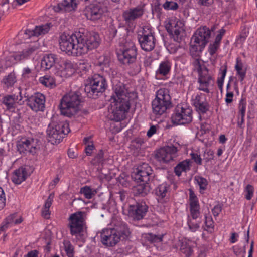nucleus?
Wrapping results in <instances>:
<instances>
[{"instance_id":"f257e3e1","label":"nucleus","mask_w":257,"mask_h":257,"mask_svg":"<svg viewBox=\"0 0 257 257\" xmlns=\"http://www.w3.org/2000/svg\"><path fill=\"white\" fill-rule=\"evenodd\" d=\"M131 235V231L127 224L119 222L112 228L104 229L101 233L102 243L107 247H113L120 240L127 239Z\"/></svg>"},{"instance_id":"f03ea898","label":"nucleus","mask_w":257,"mask_h":257,"mask_svg":"<svg viewBox=\"0 0 257 257\" xmlns=\"http://www.w3.org/2000/svg\"><path fill=\"white\" fill-rule=\"evenodd\" d=\"M70 130L68 123L60 121L58 116H53L47 129V139L52 144L60 143Z\"/></svg>"},{"instance_id":"7ed1b4c3","label":"nucleus","mask_w":257,"mask_h":257,"mask_svg":"<svg viewBox=\"0 0 257 257\" xmlns=\"http://www.w3.org/2000/svg\"><path fill=\"white\" fill-rule=\"evenodd\" d=\"M86 219V214L82 211L71 214L68 219L70 234L82 242H85L87 237Z\"/></svg>"},{"instance_id":"20e7f679","label":"nucleus","mask_w":257,"mask_h":257,"mask_svg":"<svg viewBox=\"0 0 257 257\" xmlns=\"http://www.w3.org/2000/svg\"><path fill=\"white\" fill-rule=\"evenodd\" d=\"M79 35V32L72 35L63 34L61 36L59 42L60 49L68 55L76 56L82 55V50H84V49L83 47H81Z\"/></svg>"},{"instance_id":"39448f33","label":"nucleus","mask_w":257,"mask_h":257,"mask_svg":"<svg viewBox=\"0 0 257 257\" xmlns=\"http://www.w3.org/2000/svg\"><path fill=\"white\" fill-rule=\"evenodd\" d=\"M192 64L198 73V82L199 83L198 89L209 93V87L214 84V80L212 73L205 65L201 64L199 58L194 59Z\"/></svg>"},{"instance_id":"423d86ee","label":"nucleus","mask_w":257,"mask_h":257,"mask_svg":"<svg viewBox=\"0 0 257 257\" xmlns=\"http://www.w3.org/2000/svg\"><path fill=\"white\" fill-rule=\"evenodd\" d=\"M172 107L168 89L161 88L158 90L156 92V98L152 102L153 113L156 115L160 116Z\"/></svg>"},{"instance_id":"0eeeda50","label":"nucleus","mask_w":257,"mask_h":257,"mask_svg":"<svg viewBox=\"0 0 257 257\" xmlns=\"http://www.w3.org/2000/svg\"><path fill=\"white\" fill-rule=\"evenodd\" d=\"M118 60L124 65H131L135 73L140 71L139 65L135 63L137 56V49L134 43L129 40L124 44L123 49L117 54Z\"/></svg>"},{"instance_id":"6e6552de","label":"nucleus","mask_w":257,"mask_h":257,"mask_svg":"<svg viewBox=\"0 0 257 257\" xmlns=\"http://www.w3.org/2000/svg\"><path fill=\"white\" fill-rule=\"evenodd\" d=\"M107 87L105 78L99 74H95L87 80L84 91L88 97L95 99L99 93L104 92Z\"/></svg>"},{"instance_id":"1a4fd4ad","label":"nucleus","mask_w":257,"mask_h":257,"mask_svg":"<svg viewBox=\"0 0 257 257\" xmlns=\"http://www.w3.org/2000/svg\"><path fill=\"white\" fill-rule=\"evenodd\" d=\"M80 98L77 93L71 92L64 95L61 100L59 108L63 115L71 117L78 112Z\"/></svg>"},{"instance_id":"9d476101","label":"nucleus","mask_w":257,"mask_h":257,"mask_svg":"<svg viewBox=\"0 0 257 257\" xmlns=\"http://www.w3.org/2000/svg\"><path fill=\"white\" fill-rule=\"evenodd\" d=\"M108 0H95L86 7L84 15L88 20H99L108 12Z\"/></svg>"},{"instance_id":"9b49d317","label":"nucleus","mask_w":257,"mask_h":257,"mask_svg":"<svg viewBox=\"0 0 257 257\" xmlns=\"http://www.w3.org/2000/svg\"><path fill=\"white\" fill-rule=\"evenodd\" d=\"M130 102L113 101L108 110V117L111 120L120 121L125 118L130 108Z\"/></svg>"},{"instance_id":"f8f14e48","label":"nucleus","mask_w":257,"mask_h":257,"mask_svg":"<svg viewBox=\"0 0 257 257\" xmlns=\"http://www.w3.org/2000/svg\"><path fill=\"white\" fill-rule=\"evenodd\" d=\"M138 39L141 48L149 52L154 49L156 44L154 32L148 26L143 27L141 34L138 35Z\"/></svg>"},{"instance_id":"ddd939ff","label":"nucleus","mask_w":257,"mask_h":257,"mask_svg":"<svg viewBox=\"0 0 257 257\" xmlns=\"http://www.w3.org/2000/svg\"><path fill=\"white\" fill-rule=\"evenodd\" d=\"M171 118L174 124H189L192 121V110L188 107L184 108L178 105L175 109Z\"/></svg>"},{"instance_id":"4468645a","label":"nucleus","mask_w":257,"mask_h":257,"mask_svg":"<svg viewBox=\"0 0 257 257\" xmlns=\"http://www.w3.org/2000/svg\"><path fill=\"white\" fill-rule=\"evenodd\" d=\"M112 90L113 94L111 97V100L113 101L130 102V95L133 93H129L125 85L120 81L114 79L112 80Z\"/></svg>"},{"instance_id":"2eb2a0df","label":"nucleus","mask_w":257,"mask_h":257,"mask_svg":"<svg viewBox=\"0 0 257 257\" xmlns=\"http://www.w3.org/2000/svg\"><path fill=\"white\" fill-rule=\"evenodd\" d=\"M81 47L84 48V50H82V55L87 53L90 50L96 48L100 44V39L99 35L95 32H91L87 35L86 38L84 35H81V32L79 31ZM83 33V32H82Z\"/></svg>"},{"instance_id":"dca6fc26","label":"nucleus","mask_w":257,"mask_h":257,"mask_svg":"<svg viewBox=\"0 0 257 257\" xmlns=\"http://www.w3.org/2000/svg\"><path fill=\"white\" fill-rule=\"evenodd\" d=\"M177 151V148L173 145L166 146L156 152L155 159L160 164L167 163L173 159Z\"/></svg>"},{"instance_id":"f3484780","label":"nucleus","mask_w":257,"mask_h":257,"mask_svg":"<svg viewBox=\"0 0 257 257\" xmlns=\"http://www.w3.org/2000/svg\"><path fill=\"white\" fill-rule=\"evenodd\" d=\"M211 36V30L206 26L198 28L191 38V42L201 46V49H204L209 41Z\"/></svg>"},{"instance_id":"a211bd4d","label":"nucleus","mask_w":257,"mask_h":257,"mask_svg":"<svg viewBox=\"0 0 257 257\" xmlns=\"http://www.w3.org/2000/svg\"><path fill=\"white\" fill-rule=\"evenodd\" d=\"M26 98L27 104L30 108L36 112L43 111L45 108V97L40 93H37L31 96H25Z\"/></svg>"},{"instance_id":"6ab92c4d","label":"nucleus","mask_w":257,"mask_h":257,"mask_svg":"<svg viewBox=\"0 0 257 257\" xmlns=\"http://www.w3.org/2000/svg\"><path fill=\"white\" fill-rule=\"evenodd\" d=\"M153 177V170L147 163H143L137 168V172L135 175V179L137 181L149 183Z\"/></svg>"},{"instance_id":"aec40b11","label":"nucleus","mask_w":257,"mask_h":257,"mask_svg":"<svg viewBox=\"0 0 257 257\" xmlns=\"http://www.w3.org/2000/svg\"><path fill=\"white\" fill-rule=\"evenodd\" d=\"M144 12L143 7L138 6L136 7L128 9L123 12L122 18L128 25L133 24L137 19L141 18Z\"/></svg>"},{"instance_id":"412c9836","label":"nucleus","mask_w":257,"mask_h":257,"mask_svg":"<svg viewBox=\"0 0 257 257\" xmlns=\"http://www.w3.org/2000/svg\"><path fill=\"white\" fill-rule=\"evenodd\" d=\"M41 47V44L38 40L30 45L22 51L15 53L16 61L18 62L29 59L30 56Z\"/></svg>"},{"instance_id":"4be33fe9","label":"nucleus","mask_w":257,"mask_h":257,"mask_svg":"<svg viewBox=\"0 0 257 257\" xmlns=\"http://www.w3.org/2000/svg\"><path fill=\"white\" fill-rule=\"evenodd\" d=\"M167 31L172 35L175 41L180 42L185 36V31L184 24L180 21H178L173 26L172 23L167 27Z\"/></svg>"},{"instance_id":"5701e85b","label":"nucleus","mask_w":257,"mask_h":257,"mask_svg":"<svg viewBox=\"0 0 257 257\" xmlns=\"http://www.w3.org/2000/svg\"><path fill=\"white\" fill-rule=\"evenodd\" d=\"M130 213H132L137 220L142 219L148 211V206L145 202H137L135 205H130L128 208Z\"/></svg>"},{"instance_id":"b1692460","label":"nucleus","mask_w":257,"mask_h":257,"mask_svg":"<svg viewBox=\"0 0 257 257\" xmlns=\"http://www.w3.org/2000/svg\"><path fill=\"white\" fill-rule=\"evenodd\" d=\"M193 105L199 114H204L208 111L209 105L206 101L204 95L197 94L193 99Z\"/></svg>"},{"instance_id":"393cba45","label":"nucleus","mask_w":257,"mask_h":257,"mask_svg":"<svg viewBox=\"0 0 257 257\" xmlns=\"http://www.w3.org/2000/svg\"><path fill=\"white\" fill-rule=\"evenodd\" d=\"M190 211L193 219H197L200 216V206L198 199L191 190L189 191Z\"/></svg>"},{"instance_id":"a878e982","label":"nucleus","mask_w":257,"mask_h":257,"mask_svg":"<svg viewBox=\"0 0 257 257\" xmlns=\"http://www.w3.org/2000/svg\"><path fill=\"white\" fill-rule=\"evenodd\" d=\"M77 0H63L61 3L54 7L56 12L64 11L65 12H71L75 11L77 8Z\"/></svg>"},{"instance_id":"bb28decb","label":"nucleus","mask_w":257,"mask_h":257,"mask_svg":"<svg viewBox=\"0 0 257 257\" xmlns=\"http://www.w3.org/2000/svg\"><path fill=\"white\" fill-rule=\"evenodd\" d=\"M151 190L149 183L142 182L133 187L132 192L135 196L144 197L147 195Z\"/></svg>"},{"instance_id":"cd10ccee","label":"nucleus","mask_w":257,"mask_h":257,"mask_svg":"<svg viewBox=\"0 0 257 257\" xmlns=\"http://www.w3.org/2000/svg\"><path fill=\"white\" fill-rule=\"evenodd\" d=\"M20 98L18 96H16L15 95H8L3 98V103L6 106L7 109L13 111L16 105V102L18 100H21L22 96L21 95V92H19Z\"/></svg>"},{"instance_id":"c85d7f7f","label":"nucleus","mask_w":257,"mask_h":257,"mask_svg":"<svg viewBox=\"0 0 257 257\" xmlns=\"http://www.w3.org/2000/svg\"><path fill=\"white\" fill-rule=\"evenodd\" d=\"M226 31L224 29L222 28L218 31V34L216 36L214 42L210 44L208 47V52L211 56H213L220 46V41L224 35Z\"/></svg>"},{"instance_id":"c756f323","label":"nucleus","mask_w":257,"mask_h":257,"mask_svg":"<svg viewBox=\"0 0 257 257\" xmlns=\"http://www.w3.org/2000/svg\"><path fill=\"white\" fill-rule=\"evenodd\" d=\"M56 59V55L53 54L45 55L41 60V68L44 70L50 69L55 64Z\"/></svg>"},{"instance_id":"7c9ffc66","label":"nucleus","mask_w":257,"mask_h":257,"mask_svg":"<svg viewBox=\"0 0 257 257\" xmlns=\"http://www.w3.org/2000/svg\"><path fill=\"white\" fill-rule=\"evenodd\" d=\"M50 25V23H47L45 25L36 26L35 28L32 31L29 30H26V34L35 36L45 34L49 31Z\"/></svg>"},{"instance_id":"2f4dec72","label":"nucleus","mask_w":257,"mask_h":257,"mask_svg":"<svg viewBox=\"0 0 257 257\" xmlns=\"http://www.w3.org/2000/svg\"><path fill=\"white\" fill-rule=\"evenodd\" d=\"M27 172L25 168H19L13 173L12 180L16 184H20L26 179Z\"/></svg>"},{"instance_id":"473e14b6","label":"nucleus","mask_w":257,"mask_h":257,"mask_svg":"<svg viewBox=\"0 0 257 257\" xmlns=\"http://www.w3.org/2000/svg\"><path fill=\"white\" fill-rule=\"evenodd\" d=\"M32 141L24 139L19 141L17 144L18 151L20 153H25L26 152H31V149L33 148L32 144Z\"/></svg>"},{"instance_id":"72a5a7b5","label":"nucleus","mask_w":257,"mask_h":257,"mask_svg":"<svg viewBox=\"0 0 257 257\" xmlns=\"http://www.w3.org/2000/svg\"><path fill=\"white\" fill-rule=\"evenodd\" d=\"M16 81L17 79L15 73L11 72L8 75L4 77L1 81V84L3 85V88L8 89L12 87Z\"/></svg>"},{"instance_id":"f704fd0d","label":"nucleus","mask_w":257,"mask_h":257,"mask_svg":"<svg viewBox=\"0 0 257 257\" xmlns=\"http://www.w3.org/2000/svg\"><path fill=\"white\" fill-rule=\"evenodd\" d=\"M171 67V63L169 61H164L160 64L159 68L157 70L156 74L165 76L169 73Z\"/></svg>"},{"instance_id":"c9c22d12","label":"nucleus","mask_w":257,"mask_h":257,"mask_svg":"<svg viewBox=\"0 0 257 257\" xmlns=\"http://www.w3.org/2000/svg\"><path fill=\"white\" fill-rule=\"evenodd\" d=\"M169 189L170 185L166 182H164L159 185L156 188L155 190V193L158 196L161 198H163L166 196Z\"/></svg>"},{"instance_id":"e433bc0d","label":"nucleus","mask_w":257,"mask_h":257,"mask_svg":"<svg viewBox=\"0 0 257 257\" xmlns=\"http://www.w3.org/2000/svg\"><path fill=\"white\" fill-rule=\"evenodd\" d=\"M189 169V161L186 160L179 163L174 168V172L176 175L180 176L182 172H185Z\"/></svg>"},{"instance_id":"4c0bfd02","label":"nucleus","mask_w":257,"mask_h":257,"mask_svg":"<svg viewBox=\"0 0 257 257\" xmlns=\"http://www.w3.org/2000/svg\"><path fill=\"white\" fill-rule=\"evenodd\" d=\"M163 235H157L152 233L143 234V239L150 243H156L162 241Z\"/></svg>"},{"instance_id":"58836bf2","label":"nucleus","mask_w":257,"mask_h":257,"mask_svg":"<svg viewBox=\"0 0 257 257\" xmlns=\"http://www.w3.org/2000/svg\"><path fill=\"white\" fill-rule=\"evenodd\" d=\"M74 64L69 60H66L64 63L63 72L67 76H71L75 72Z\"/></svg>"},{"instance_id":"ea45409f","label":"nucleus","mask_w":257,"mask_h":257,"mask_svg":"<svg viewBox=\"0 0 257 257\" xmlns=\"http://www.w3.org/2000/svg\"><path fill=\"white\" fill-rule=\"evenodd\" d=\"M39 81L41 84L47 87L53 88L56 85L53 78L49 75L40 78Z\"/></svg>"},{"instance_id":"a19ab883","label":"nucleus","mask_w":257,"mask_h":257,"mask_svg":"<svg viewBox=\"0 0 257 257\" xmlns=\"http://www.w3.org/2000/svg\"><path fill=\"white\" fill-rule=\"evenodd\" d=\"M16 216V214H14L7 217L4 221L3 224L0 227V231H3L10 226L14 225Z\"/></svg>"},{"instance_id":"79ce46f5","label":"nucleus","mask_w":257,"mask_h":257,"mask_svg":"<svg viewBox=\"0 0 257 257\" xmlns=\"http://www.w3.org/2000/svg\"><path fill=\"white\" fill-rule=\"evenodd\" d=\"M193 41L191 42L190 47V53L191 56L195 57V59L197 58V57L199 56V54L202 52L203 49H201V46H199L198 44L194 43Z\"/></svg>"},{"instance_id":"37998d69","label":"nucleus","mask_w":257,"mask_h":257,"mask_svg":"<svg viewBox=\"0 0 257 257\" xmlns=\"http://www.w3.org/2000/svg\"><path fill=\"white\" fill-rule=\"evenodd\" d=\"M80 193L84 194L86 198L91 199L95 195L96 191L90 187L85 186L80 189Z\"/></svg>"},{"instance_id":"c03bdc74","label":"nucleus","mask_w":257,"mask_h":257,"mask_svg":"<svg viewBox=\"0 0 257 257\" xmlns=\"http://www.w3.org/2000/svg\"><path fill=\"white\" fill-rule=\"evenodd\" d=\"M64 250L68 257L74 256V249L72 244L69 240H64Z\"/></svg>"},{"instance_id":"a18cd8bd","label":"nucleus","mask_w":257,"mask_h":257,"mask_svg":"<svg viewBox=\"0 0 257 257\" xmlns=\"http://www.w3.org/2000/svg\"><path fill=\"white\" fill-rule=\"evenodd\" d=\"M104 153L102 150H100L94 159L91 161V163L94 165H97L100 164H102L104 162L103 159Z\"/></svg>"},{"instance_id":"49530a36","label":"nucleus","mask_w":257,"mask_h":257,"mask_svg":"<svg viewBox=\"0 0 257 257\" xmlns=\"http://www.w3.org/2000/svg\"><path fill=\"white\" fill-rule=\"evenodd\" d=\"M204 230L210 232L213 230L214 222L211 216H205Z\"/></svg>"},{"instance_id":"de8ad7c7","label":"nucleus","mask_w":257,"mask_h":257,"mask_svg":"<svg viewBox=\"0 0 257 257\" xmlns=\"http://www.w3.org/2000/svg\"><path fill=\"white\" fill-rule=\"evenodd\" d=\"M109 59L106 56H101L98 59L97 65L102 67L101 69L104 70V68H107L109 66Z\"/></svg>"},{"instance_id":"09e8293b","label":"nucleus","mask_w":257,"mask_h":257,"mask_svg":"<svg viewBox=\"0 0 257 257\" xmlns=\"http://www.w3.org/2000/svg\"><path fill=\"white\" fill-rule=\"evenodd\" d=\"M164 8L167 10H176L178 8L176 2L167 1L163 5Z\"/></svg>"},{"instance_id":"8fccbe9b","label":"nucleus","mask_w":257,"mask_h":257,"mask_svg":"<svg viewBox=\"0 0 257 257\" xmlns=\"http://www.w3.org/2000/svg\"><path fill=\"white\" fill-rule=\"evenodd\" d=\"M195 180L201 190H204L206 189L207 185V181L206 179L201 177H196Z\"/></svg>"},{"instance_id":"3c124183","label":"nucleus","mask_w":257,"mask_h":257,"mask_svg":"<svg viewBox=\"0 0 257 257\" xmlns=\"http://www.w3.org/2000/svg\"><path fill=\"white\" fill-rule=\"evenodd\" d=\"M9 0L3 1L0 4V15H4L9 10Z\"/></svg>"},{"instance_id":"603ef678","label":"nucleus","mask_w":257,"mask_h":257,"mask_svg":"<svg viewBox=\"0 0 257 257\" xmlns=\"http://www.w3.org/2000/svg\"><path fill=\"white\" fill-rule=\"evenodd\" d=\"M245 191L246 193V194L245 195V198L248 200H250L251 199V198L252 197L253 195V192H254L253 187L250 184L247 185L245 187Z\"/></svg>"},{"instance_id":"864d4df0","label":"nucleus","mask_w":257,"mask_h":257,"mask_svg":"<svg viewBox=\"0 0 257 257\" xmlns=\"http://www.w3.org/2000/svg\"><path fill=\"white\" fill-rule=\"evenodd\" d=\"M16 58L14 53L6 58V67H10L13 65L17 63Z\"/></svg>"},{"instance_id":"5fc2aeb1","label":"nucleus","mask_w":257,"mask_h":257,"mask_svg":"<svg viewBox=\"0 0 257 257\" xmlns=\"http://www.w3.org/2000/svg\"><path fill=\"white\" fill-rule=\"evenodd\" d=\"M203 159L206 162L213 159L214 152L211 150H206L203 155Z\"/></svg>"},{"instance_id":"6e6d98bb","label":"nucleus","mask_w":257,"mask_h":257,"mask_svg":"<svg viewBox=\"0 0 257 257\" xmlns=\"http://www.w3.org/2000/svg\"><path fill=\"white\" fill-rule=\"evenodd\" d=\"M193 242L190 240L186 239H182L180 245V250L182 252L183 250H185L187 247L192 245Z\"/></svg>"},{"instance_id":"4d7b16f0","label":"nucleus","mask_w":257,"mask_h":257,"mask_svg":"<svg viewBox=\"0 0 257 257\" xmlns=\"http://www.w3.org/2000/svg\"><path fill=\"white\" fill-rule=\"evenodd\" d=\"M239 108L240 116H244L246 109V103L243 99H241L240 101Z\"/></svg>"},{"instance_id":"13d9d810","label":"nucleus","mask_w":257,"mask_h":257,"mask_svg":"<svg viewBox=\"0 0 257 257\" xmlns=\"http://www.w3.org/2000/svg\"><path fill=\"white\" fill-rule=\"evenodd\" d=\"M199 223L200 221H198V223H194L192 221V220L188 219V224L189 229L192 231H195L197 229L199 228Z\"/></svg>"},{"instance_id":"bf43d9fd","label":"nucleus","mask_w":257,"mask_h":257,"mask_svg":"<svg viewBox=\"0 0 257 257\" xmlns=\"http://www.w3.org/2000/svg\"><path fill=\"white\" fill-rule=\"evenodd\" d=\"M5 196L3 189L0 187V210L5 206Z\"/></svg>"},{"instance_id":"052dcab7","label":"nucleus","mask_w":257,"mask_h":257,"mask_svg":"<svg viewBox=\"0 0 257 257\" xmlns=\"http://www.w3.org/2000/svg\"><path fill=\"white\" fill-rule=\"evenodd\" d=\"M248 30L244 28L240 34L237 41L240 43H242L246 38L247 36Z\"/></svg>"},{"instance_id":"680f3d73","label":"nucleus","mask_w":257,"mask_h":257,"mask_svg":"<svg viewBox=\"0 0 257 257\" xmlns=\"http://www.w3.org/2000/svg\"><path fill=\"white\" fill-rule=\"evenodd\" d=\"M110 75L111 76V82H112V80L114 79H116L117 81H120L119 80V74L116 70L113 69H110Z\"/></svg>"},{"instance_id":"e2e57ef3","label":"nucleus","mask_w":257,"mask_h":257,"mask_svg":"<svg viewBox=\"0 0 257 257\" xmlns=\"http://www.w3.org/2000/svg\"><path fill=\"white\" fill-rule=\"evenodd\" d=\"M191 158L198 165H201L202 164V159L200 157V155H198L196 153H191Z\"/></svg>"},{"instance_id":"0e129e2a","label":"nucleus","mask_w":257,"mask_h":257,"mask_svg":"<svg viewBox=\"0 0 257 257\" xmlns=\"http://www.w3.org/2000/svg\"><path fill=\"white\" fill-rule=\"evenodd\" d=\"M221 206L218 204L214 207V208L212 209V212L213 215L215 217L217 216L219 214L220 212L221 211Z\"/></svg>"},{"instance_id":"69168bd1","label":"nucleus","mask_w":257,"mask_h":257,"mask_svg":"<svg viewBox=\"0 0 257 257\" xmlns=\"http://www.w3.org/2000/svg\"><path fill=\"white\" fill-rule=\"evenodd\" d=\"M79 69L82 71H87L90 68V65L84 62L80 63L78 65Z\"/></svg>"},{"instance_id":"338daca9","label":"nucleus","mask_w":257,"mask_h":257,"mask_svg":"<svg viewBox=\"0 0 257 257\" xmlns=\"http://www.w3.org/2000/svg\"><path fill=\"white\" fill-rule=\"evenodd\" d=\"M94 148V146L92 144H88L85 147V152L87 156H90L92 154V151Z\"/></svg>"},{"instance_id":"774afa93","label":"nucleus","mask_w":257,"mask_h":257,"mask_svg":"<svg viewBox=\"0 0 257 257\" xmlns=\"http://www.w3.org/2000/svg\"><path fill=\"white\" fill-rule=\"evenodd\" d=\"M192 245L187 247L185 250H183L182 253L185 254L186 257H190L193 253Z\"/></svg>"}]
</instances>
